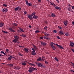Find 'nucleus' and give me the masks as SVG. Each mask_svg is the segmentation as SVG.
<instances>
[{
  "instance_id": "f257e3e1",
  "label": "nucleus",
  "mask_w": 74,
  "mask_h": 74,
  "mask_svg": "<svg viewBox=\"0 0 74 74\" xmlns=\"http://www.w3.org/2000/svg\"><path fill=\"white\" fill-rule=\"evenodd\" d=\"M34 70H36V71L37 70L36 68H34V67H30L29 68L28 71L29 73H32V72H33V71H34Z\"/></svg>"
},
{
  "instance_id": "f03ea898",
  "label": "nucleus",
  "mask_w": 74,
  "mask_h": 74,
  "mask_svg": "<svg viewBox=\"0 0 74 74\" xmlns=\"http://www.w3.org/2000/svg\"><path fill=\"white\" fill-rule=\"evenodd\" d=\"M32 49L33 50L32 51L31 53V54L32 55H34V56L36 55V53L35 51V49H34V48H32Z\"/></svg>"
},
{
  "instance_id": "7ed1b4c3",
  "label": "nucleus",
  "mask_w": 74,
  "mask_h": 74,
  "mask_svg": "<svg viewBox=\"0 0 74 74\" xmlns=\"http://www.w3.org/2000/svg\"><path fill=\"white\" fill-rule=\"evenodd\" d=\"M27 18H28L30 20H33V16L31 14H28L27 15Z\"/></svg>"
},
{
  "instance_id": "20e7f679",
  "label": "nucleus",
  "mask_w": 74,
  "mask_h": 74,
  "mask_svg": "<svg viewBox=\"0 0 74 74\" xmlns=\"http://www.w3.org/2000/svg\"><path fill=\"white\" fill-rule=\"evenodd\" d=\"M19 10V11H21V7H17L15 9H14V10L15 11H18V10Z\"/></svg>"
},
{
  "instance_id": "39448f33",
  "label": "nucleus",
  "mask_w": 74,
  "mask_h": 74,
  "mask_svg": "<svg viewBox=\"0 0 74 74\" xmlns=\"http://www.w3.org/2000/svg\"><path fill=\"white\" fill-rule=\"evenodd\" d=\"M20 30H18L17 31L19 33H22V32H24V30L22 28H20Z\"/></svg>"
},
{
  "instance_id": "423d86ee",
  "label": "nucleus",
  "mask_w": 74,
  "mask_h": 74,
  "mask_svg": "<svg viewBox=\"0 0 74 74\" xmlns=\"http://www.w3.org/2000/svg\"><path fill=\"white\" fill-rule=\"evenodd\" d=\"M65 26H67V23H68V21L67 20L63 22Z\"/></svg>"
},
{
  "instance_id": "0eeeda50",
  "label": "nucleus",
  "mask_w": 74,
  "mask_h": 74,
  "mask_svg": "<svg viewBox=\"0 0 74 74\" xmlns=\"http://www.w3.org/2000/svg\"><path fill=\"white\" fill-rule=\"evenodd\" d=\"M56 46L58 47V48H60L61 49H64V48L63 47V46H62L58 45V44H57L56 45Z\"/></svg>"
},
{
  "instance_id": "6e6552de",
  "label": "nucleus",
  "mask_w": 74,
  "mask_h": 74,
  "mask_svg": "<svg viewBox=\"0 0 74 74\" xmlns=\"http://www.w3.org/2000/svg\"><path fill=\"white\" fill-rule=\"evenodd\" d=\"M8 10L7 9L4 8L2 10V11L3 12H7Z\"/></svg>"
},
{
  "instance_id": "1a4fd4ad",
  "label": "nucleus",
  "mask_w": 74,
  "mask_h": 74,
  "mask_svg": "<svg viewBox=\"0 0 74 74\" xmlns=\"http://www.w3.org/2000/svg\"><path fill=\"white\" fill-rule=\"evenodd\" d=\"M70 46L71 47H73L74 46V43L73 42H71L70 43Z\"/></svg>"
},
{
  "instance_id": "9d476101",
  "label": "nucleus",
  "mask_w": 74,
  "mask_h": 74,
  "mask_svg": "<svg viewBox=\"0 0 74 74\" xmlns=\"http://www.w3.org/2000/svg\"><path fill=\"white\" fill-rule=\"evenodd\" d=\"M47 44L45 42H41V45H43V46H45L47 45Z\"/></svg>"
},
{
  "instance_id": "9b49d317",
  "label": "nucleus",
  "mask_w": 74,
  "mask_h": 74,
  "mask_svg": "<svg viewBox=\"0 0 74 74\" xmlns=\"http://www.w3.org/2000/svg\"><path fill=\"white\" fill-rule=\"evenodd\" d=\"M50 4L51 5H53L54 7H58V6H56V5L53 3L52 2H50Z\"/></svg>"
},
{
  "instance_id": "f8f14e48",
  "label": "nucleus",
  "mask_w": 74,
  "mask_h": 74,
  "mask_svg": "<svg viewBox=\"0 0 74 74\" xmlns=\"http://www.w3.org/2000/svg\"><path fill=\"white\" fill-rule=\"evenodd\" d=\"M59 33L60 35H62L63 34V31L62 30H60L59 31Z\"/></svg>"
},
{
  "instance_id": "ddd939ff",
  "label": "nucleus",
  "mask_w": 74,
  "mask_h": 74,
  "mask_svg": "<svg viewBox=\"0 0 74 74\" xmlns=\"http://www.w3.org/2000/svg\"><path fill=\"white\" fill-rule=\"evenodd\" d=\"M36 64L38 66V67H41L42 66V64L40 63H37Z\"/></svg>"
},
{
  "instance_id": "4468645a",
  "label": "nucleus",
  "mask_w": 74,
  "mask_h": 74,
  "mask_svg": "<svg viewBox=\"0 0 74 74\" xmlns=\"http://www.w3.org/2000/svg\"><path fill=\"white\" fill-rule=\"evenodd\" d=\"M4 25V23H0V27H2Z\"/></svg>"
},
{
  "instance_id": "2eb2a0df",
  "label": "nucleus",
  "mask_w": 74,
  "mask_h": 74,
  "mask_svg": "<svg viewBox=\"0 0 74 74\" xmlns=\"http://www.w3.org/2000/svg\"><path fill=\"white\" fill-rule=\"evenodd\" d=\"M14 38L15 39H16V40H19V36H14Z\"/></svg>"
},
{
  "instance_id": "dca6fc26",
  "label": "nucleus",
  "mask_w": 74,
  "mask_h": 74,
  "mask_svg": "<svg viewBox=\"0 0 74 74\" xmlns=\"http://www.w3.org/2000/svg\"><path fill=\"white\" fill-rule=\"evenodd\" d=\"M9 29L10 30V31H11V32H13V33L15 32L14 30L12 29V28H11V27H9Z\"/></svg>"
},
{
  "instance_id": "f3484780",
  "label": "nucleus",
  "mask_w": 74,
  "mask_h": 74,
  "mask_svg": "<svg viewBox=\"0 0 74 74\" xmlns=\"http://www.w3.org/2000/svg\"><path fill=\"white\" fill-rule=\"evenodd\" d=\"M51 47L52 48L53 50H55V49H56V47H55V46L54 45H51Z\"/></svg>"
},
{
  "instance_id": "a211bd4d",
  "label": "nucleus",
  "mask_w": 74,
  "mask_h": 74,
  "mask_svg": "<svg viewBox=\"0 0 74 74\" xmlns=\"http://www.w3.org/2000/svg\"><path fill=\"white\" fill-rule=\"evenodd\" d=\"M18 40H17V39H14L13 40V42L14 43H16L17 42H18Z\"/></svg>"
},
{
  "instance_id": "6ab92c4d",
  "label": "nucleus",
  "mask_w": 74,
  "mask_h": 74,
  "mask_svg": "<svg viewBox=\"0 0 74 74\" xmlns=\"http://www.w3.org/2000/svg\"><path fill=\"white\" fill-rule=\"evenodd\" d=\"M33 17L34 19H37L38 18V17L37 16H36V15H34L33 16Z\"/></svg>"
},
{
  "instance_id": "aec40b11",
  "label": "nucleus",
  "mask_w": 74,
  "mask_h": 74,
  "mask_svg": "<svg viewBox=\"0 0 74 74\" xmlns=\"http://www.w3.org/2000/svg\"><path fill=\"white\" fill-rule=\"evenodd\" d=\"M0 53H3V55H5V56L7 55H6V52H5V53H4V52L3 51H1V52L0 51Z\"/></svg>"
},
{
  "instance_id": "412c9836",
  "label": "nucleus",
  "mask_w": 74,
  "mask_h": 74,
  "mask_svg": "<svg viewBox=\"0 0 74 74\" xmlns=\"http://www.w3.org/2000/svg\"><path fill=\"white\" fill-rule=\"evenodd\" d=\"M12 25L14 26H18V24L14 23H12Z\"/></svg>"
},
{
  "instance_id": "4be33fe9",
  "label": "nucleus",
  "mask_w": 74,
  "mask_h": 74,
  "mask_svg": "<svg viewBox=\"0 0 74 74\" xmlns=\"http://www.w3.org/2000/svg\"><path fill=\"white\" fill-rule=\"evenodd\" d=\"M65 36H69V33L67 32H66L65 33Z\"/></svg>"
},
{
  "instance_id": "5701e85b",
  "label": "nucleus",
  "mask_w": 74,
  "mask_h": 74,
  "mask_svg": "<svg viewBox=\"0 0 74 74\" xmlns=\"http://www.w3.org/2000/svg\"><path fill=\"white\" fill-rule=\"evenodd\" d=\"M27 5H28V6H29V7H31L32 5V3H28Z\"/></svg>"
},
{
  "instance_id": "b1692460",
  "label": "nucleus",
  "mask_w": 74,
  "mask_h": 74,
  "mask_svg": "<svg viewBox=\"0 0 74 74\" xmlns=\"http://www.w3.org/2000/svg\"><path fill=\"white\" fill-rule=\"evenodd\" d=\"M8 65L10 67H12L14 66V65L13 64H8Z\"/></svg>"
},
{
  "instance_id": "393cba45",
  "label": "nucleus",
  "mask_w": 74,
  "mask_h": 74,
  "mask_svg": "<svg viewBox=\"0 0 74 74\" xmlns=\"http://www.w3.org/2000/svg\"><path fill=\"white\" fill-rule=\"evenodd\" d=\"M51 16H52V17H55L56 16V15L54 14V13H52L51 14Z\"/></svg>"
},
{
  "instance_id": "a878e982",
  "label": "nucleus",
  "mask_w": 74,
  "mask_h": 74,
  "mask_svg": "<svg viewBox=\"0 0 74 74\" xmlns=\"http://www.w3.org/2000/svg\"><path fill=\"white\" fill-rule=\"evenodd\" d=\"M22 65L23 66H26V63L25 62H23L22 63Z\"/></svg>"
},
{
  "instance_id": "bb28decb",
  "label": "nucleus",
  "mask_w": 74,
  "mask_h": 74,
  "mask_svg": "<svg viewBox=\"0 0 74 74\" xmlns=\"http://www.w3.org/2000/svg\"><path fill=\"white\" fill-rule=\"evenodd\" d=\"M12 58V57L11 56H10V57L8 58V59L9 60H11Z\"/></svg>"
},
{
  "instance_id": "cd10ccee",
  "label": "nucleus",
  "mask_w": 74,
  "mask_h": 74,
  "mask_svg": "<svg viewBox=\"0 0 74 74\" xmlns=\"http://www.w3.org/2000/svg\"><path fill=\"white\" fill-rule=\"evenodd\" d=\"M42 59H41V58H39L37 59V61L38 62H39V61H41Z\"/></svg>"
},
{
  "instance_id": "c85d7f7f",
  "label": "nucleus",
  "mask_w": 74,
  "mask_h": 74,
  "mask_svg": "<svg viewBox=\"0 0 74 74\" xmlns=\"http://www.w3.org/2000/svg\"><path fill=\"white\" fill-rule=\"evenodd\" d=\"M55 8L57 10H58V9L60 10H61V8H60V7H55Z\"/></svg>"
},
{
  "instance_id": "c756f323",
  "label": "nucleus",
  "mask_w": 74,
  "mask_h": 74,
  "mask_svg": "<svg viewBox=\"0 0 74 74\" xmlns=\"http://www.w3.org/2000/svg\"><path fill=\"white\" fill-rule=\"evenodd\" d=\"M29 64L31 66H35V65L34 64H33L29 63Z\"/></svg>"
},
{
  "instance_id": "7c9ffc66",
  "label": "nucleus",
  "mask_w": 74,
  "mask_h": 74,
  "mask_svg": "<svg viewBox=\"0 0 74 74\" xmlns=\"http://www.w3.org/2000/svg\"><path fill=\"white\" fill-rule=\"evenodd\" d=\"M35 14H36V12H34L33 13H32L31 16H34V15H35Z\"/></svg>"
},
{
  "instance_id": "2f4dec72",
  "label": "nucleus",
  "mask_w": 74,
  "mask_h": 74,
  "mask_svg": "<svg viewBox=\"0 0 74 74\" xmlns=\"http://www.w3.org/2000/svg\"><path fill=\"white\" fill-rule=\"evenodd\" d=\"M34 47V49H37V47H36V45H34L33 44L32 45Z\"/></svg>"
},
{
  "instance_id": "473e14b6",
  "label": "nucleus",
  "mask_w": 74,
  "mask_h": 74,
  "mask_svg": "<svg viewBox=\"0 0 74 74\" xmlns=\"http://www.w3.org/2000/svg\"><path fill=\"white\" fill-rule=\"evenodd\" d=\"M54 59L57 62H58L59 61V60L58 59V58H57L56 57H55Z\"/></svg>"
},
{
  "instance_id": "72a5a7b5",
  "label": "nucleus",
  "mask_w": 74,
  "mask_h": 74,
  "mask_svg": "<svg viewBox=\"0 0 74 74\" xmlns=\"http://www.w3.org/2000/svg\"><path fill=\"white\" fill-rule=\"evenodd\" d=\"M44 39H45L46 40H48L49 39V38H48V37L46 36L44 37Z\"/></svg>"
},
{
  "instance_id": "f704fd0d",
  "label": "nucleus",
  "mask_w": 74,
  "mask_h": 74,
  "mask_svg": "<svg viewBox=\"0 0 74 74\" xmlns=\"http://www.w3.org/2000/svg\"><path fill=\"white\" fill-rule=\"evenodd\" d=\"M24 49L25 50V52H28V51H29L27 49L24 48Z\"/></svg>"
},
{
  "instance_id": "c9c22d12",
  "label": "nucleus",
  "mask_w": 74,
  "mask_h": 74,
  "mask_svg": "<svg viewBox=\"0 0 74 74\" xmlns=\"http://www.w3.org/2000/svg\"><path fill=\"white\" fill-rule=\"evenodd\" d=\"M35 33H40V31L38 30H36L35 31Z\"/></svg>"
},
{
  "instance_id": "e433bc0d",
  "label": "nucleus",
  "mask_w": 74,
  "mask_h": 74,
  "mask_svg": "<svg viewBox=\"0 0 74 74\" xmlns=\"http://www.w3.org/2000/svg\"><path fill=\"white\" fill-rule=\"evenodd\" d=\"M21 36H22V37H26V36L23 34L22 35H21Z\"/></svg>"
},
{
  "instance_id": "4c0bfd02",
  "label": "nucleus",
  "mask_w": 74,
  "mask_h": 74,
  "mask_svg": "<svg viewBox=\"0 0 74 74\" xmlns=\"http://www.w3.org/2000/svg\"><path fill=\"white\" fill-rule=\"evenodd\" d=\"M47 28H48V27H47V26H45V27H44V29L45 30H46V31H47L48 30V29H47Z\"/></svg>"
},
{
  "instance_id": "58836bf2",
  "label": "nucleus",
  "mask_w": 74,
  "mask_h": 74,
  "mask_svg": "<svg viewBox=\"0 0 74 74\" xmlns=\"http://www.w3.org/2000/svg\"><path fill=\"white\" fill-rule=\"evenodd\" d=\"M68 11H73L71 10V9L70 8H68Z\"/></svg>"
},
{
  "instance_id": "ea45409f",
  "label": "nucleus",
  "mask_w": 74,
  "mask_h": 74,
  "mask_svg": "<svg viewBox=\"0 0 74 74\" xmlns=\"http://www.w3.org/2000/svg\"><path fill=\"white\" fill-rule=\"evenodd\" d=\"M2 32H3L4 33H6V34L8 33V32H5V31H2Z\"/></svg>"
},
{
  "instance_id": "a19ab883",
  "label": "nucleus",
  "mask_w": 74,
  "mask_h": 74,
  "mask_svg": "<svg viewBox=\"0 0 74 74\" xmlns=\"http://www.w3.org/2000/svg\"><path fill=\"white\" fill-rule=\"evenodd\" d=\"M21 68L19 66H17V70H20V69H21Z\"/></svg>"
},
{
  "instance_id": "79ce46f5",
  "label": "nucleus",
  "mask_w": 74,
  "mask_h": 74,
  "mask_svg": "<svg viewBox=\"0 0 74 74\" xmlns=\"http://www.w3.org/2000/svg\"><path fill=\"white\" fill-rule=\"evenodd\" d=\"M24 15H26L27 13V11H24Z\"/></svg>"
},
{
  "instance_id": "37998d69",
  "label": "nucleus",
  "mask_w": 74,
  "mask_h": 74,
  "mask_svg": "<svg viewBox=\"0 0 74 74\" xmlns=\"http://www.w3.org/2000/svg\"><path fill=\"white\" fill-rule=\"evenodd\" d=\"M25 1L26 3V4L27 5L28 3H29V2L28 1H27V0H25Z\"/></svg>"
},
{
  "instance_id": "c03bdc74",
  "label": "nucleus",
  "mask_w": 74,
  "mask_h": 74,
  "mask_svg": "<svg viewBox=\"0 0 74 74\" xmlns=\"http://www.w3.org/2000/svg\"><path fill=\"white\" fill-rule=\"evenodd\" d=\"M53 32L54 33H57V31L56 30H54L53 31Z\"/></svg>"
},
{
  "instance_id": "a18cd8bd",
  "label": "nucleus",
  "mask_w": 74,
  "mask_h": 74,
  "mask_svg": "<svg viewBox=\"0 0 74 74\" xmlns=\"http://www.w3.org/2000/svg\"><path fill=\"white\" fill-rule=\"evenodd\" d=\"M3 6H4V7H7V5L5 4H3Z\"/></svg>"
},
{
  "instance_id": "49530a36",
  "label": "nucleus",
  "mask_w": 74,
  "mask_h": 74,
  "mask_svg": "<svg viewBox=\"0 0 74 74\" xmlns=\"http://www.w3.org/2000/svg\"><path fill=\"white\" fill-rule=\"evenodd\" d=\"M44 34L45 35H47V34H48V32H44Z\"/></svg>"
},
{
  "instance_id": "de8ad7c7",
  "label": "nucleus",
  "mask_w": 74,
  "mask_h": 74,
  "mask_svg": "<svg viewBox=\"0 0 74 74\" xmlns=\"http://www.w3.org/2000/svg\"><path fill=\"white\" fill-rule=\"evenodd\" d=\"M6 51L7 53H8V52H9V50L8 49H6Z\"/></svg>"
},
{
  "instance_id": "09e8293b",
  "label": "nucleus",
  "mask_w": 74,
  "mask_h": 74,
  "mask_svg": "<svg viewBox=\"0 0 74 74\" xmlns=\"http://www.w3.org/2000/svg\"><path fill=\"white\" fill-rule=\"evenodd\" d=\"M41 67H45V66L44 65H42V66H41Z\"/></svg>"
},
{
  "instance_id": "8fccbe9b",
  "label": "nucleus",
  "mask_w": 74,
  "mask_h": 74,
  "mask_svg": "<svg viewBox=\"0 0 74 74\" xmlns=\"http://www.w3.org/2000/svg\"><path fill=\"white\" fill-rule=\"evenodd\" d=\"M14 68L15 70H17V67L16 66H14Z\"/></svg>"
},
{
  "instance_id": "3c124183",
  "label": "nucleus",
  "mask_w": 74,
  "mask_h": 74,
  "mask_svg": "<svg viewBox=\"0 0 74 74\" xmlns=\"http://www.w3.org/2000/svg\"><path fill=\"white\" fill-rule=\"evenodd\" d=\"M57 38L58 39H59V40H60V37H59V36H57Z\"/></svg>"
},
{
  "instance_id": "603ef678",
  "label": "nucleus",
  "mask_w": 74,
  "mask_h": 74,
  "mask_svg": "<svg viewBox=\"0 0 74 74\" xmlns=\"http://www.w3.org/2000/svg\"><path fill=\"white\" fill-rule=\"evenodd\" d=\"M18 55L19 56H23V55L21 54V53H18Z\"/></svg>"
},
{
  "instance_id": "864d4df0",
  "label": "nucleus",
  "mask_w": 74,
  "mask_h": 74,
  "mask_svg": "<svg viewBox=\"0 0 74 74\" xmlns=\"http://www.w3.org/2000/svg\"><path fill=\"white\" fill-rule=\"evenodd\" d=\"M71 63L73 65L72 66H73V68H74V63L73 62H71Z\"/></svg>"
},
{
  "instance_id": "5fc2aeb1",
  "label": "nucleus",
  "mask_w": 74,
  "mask_h": 74,
  "mask_svg": "<svg viewBox=\"0 0 74 74\" xmlns=\"http://www.w3.org/2000/svg\"><path fill=\"white\" fill-rule=\"evenodd\" d=\"M45 62L46 64H48V62L46 61H45Z\"/></svg>"
},
{
  "instance_id": "6e6d98bb",
  "label": "nucleus",
  "mask_w": 74,
  "mask_h": 74,
  "mask_svg": "<svg viewBox=\"0 0 74 74\" xmlns=\"http://www.w3.org/2000/svg\"><path fill=\"white\" fill-rule=\"evenodd\" d=\"M71 7H72V9H73V10H74V6H72Z\"/></svg>"
},
{
  "instance_id": "4d7b16f0",
  "label": "nucleus",
  "mask_w": 74,
  "mask_h": 74,
  "mask_svg": "<svg viewBox=\"0 0 74 74\" xmlns=\"http://www.w3.org/2000/svg\"><path fill=\"white\" fill-rule=\"evenodd\" d=\"M53 43V42H51V43L50 44L51 46V45H52V44Z\"/></svg>"
},
{
  "instance_id": "13d9d810",
  "label": "nucleus",
  "mask_w": 74,
  "mask_h": 74,
  "mask_svg": "<svg viewBox=\"0 0 74 74\" xmlns=\"http://www.w3.org/2000/svg\"><path fill=\"white\" fill-rule=\"evenodd\" d=\"M53 45H58V44H56L55 43H54L53 42L52 45H53Z\"/></svg>"
},
{
  "instance_id": "bf43d9fd",
  "label": "nucleus",
  "mask_w": 74,
  "mask_h": 74,
  "mask_svg": "<svg viewBox=\"0 0 74 74\" xmlns=\"http://www.w3.org/2000/svg\"><path fill=\"white\" fill-rule=\"evenodd\" d=\"M34 7L35 8H37V6H36V5H34Z\"/></svg>"
},
{
  "instance_id": "052dcab7",
  "label": "nucleus",
  "mask_w": 74,
  "mask_h": 74,
  "mask_svg": "<svg viewBox=\"0 0 74 74\" xmlns=\"http://www.w3.org/2000/svg\"><path fill=\"white\" fill-rule=\"evenodd\" d=\"M58 28L60 29H62V27H60L58 26Z\"/></svg>"
},
{
  "instance_id": "680f3d73",
  "label": "nucleus",
  "mask_w": 74,
  "mask_h": 74,
  "mask_svg": "<svg viewBox=\"0 0 74 74\" xmlns=\"http://www.w3.org/2000/svg\"><path fill=\"white\" fill-rule=\"evenodd\" d=\"M38 2H41V0H38Z\"/></svg>"
},
{
  "instance_id": "e2e57ef3",
  "label": "nucleus",
  "mask_w": 74,
  "mask_h": 74,
  "mask_svg": "<svg viewBox=\"0 0 74 74\" xmlns=\"http://www.w3.org/2000/svg\"><path fill=\"white\" fill-rule=\"evenodd\" d=\"M47 35V36H50L49 34H48V33Z\"/></svg>"
},
{
  "instance_id": "0e129e2a",
  "label": "nucleus",
  "mask_w": 74,
  "mask_h": 74,
  "mask_svg": "<svg viewBox=\"0 0 74 74\" xmlns=\"http://www.w3.org/2000/svg\"><path fill=\"white\" fill-rule=\"evenodd\" d=\"M40 39H43V37H40Z\"/></svg>"
},
{
  "instance_id": "69168bd1",
  "label": "nucleus",
  "mask_w": 74,
  "mask_h": 74,
  "mask_svg": "<svg viewBox=\"0 0 74 74\" xmlns=\"http://www.w3.org/2000/svg\"><path fill=\"white\" fill-rule=\"evenodd\" d=\"M45 23L46 24H48V22H47V21H45Z\"/></svg>"
},
{
  "instance_id": "338daca9",
  "label": "nucleus",
  "mask_w": 74,
  "mask_h": 74,
  "mask_svg": "<svg viewBox=\"0 0 74 74\" xmlns=\"http://www.w3.org/2000/svg\"><path fill=\"white\" fill-rule=\"evenodd\" d=\"M29 28H32V26L29 25Z\"/></svg>"
},
{
  "instance_id": "774afa93",
  "label": "nucleus",
  "mask_w": 74,
  "mask_h": 74,
  "mask_svg": "<svg viewBox=\"0 0 74 74\" xmlns=\"http://www.w3.org/2000/svg\"><path fill=\"white\" fill-rule=\"evenodd\" d=\"M72 24L73 25H74V21L72 22Z\"/></svg>"
}]
</instances>
